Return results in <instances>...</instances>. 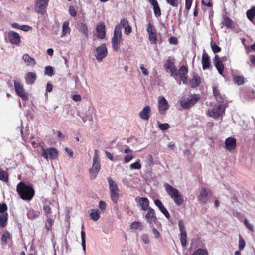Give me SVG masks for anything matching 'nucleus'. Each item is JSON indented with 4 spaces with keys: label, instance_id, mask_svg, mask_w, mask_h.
<instances>
[{
    "label": "nucleus",
    "instance_id": "nucleus-1",
    "mask_svg": "<svg viewBox=\"0 0 255 255\" xmlns=\"http://www.w3.org/2000/svg\"><path fill=\"white\" fill-rule=\"evenodd\" d=\"M17 192L23 200H31L34 195V190L30 184L21 181L17 185Z\"/></svg>",
    "mask_w": 255,
    "mask_h": 255
},
{
    "label": "nucleus",
    "instance_id": "nucleus-2",
    "mask_svg": "<svg viewBox=\"0 0 255 255\" xmlns=\"http://www.w3.org/2000/svg\"><path fill=\"white\" fill-rule=\"evenodd\" d=\"M163 186L168 195L177 206H181L183 203L184 201L183 195L177 189L167 183H165Z\"/></svg>",
    "mask_w": 255,
    "mask_h": 255
},
{
    "label": "nucleus",
    "instance_id": "nucleus-3",
    "mask_svg": "<svg viewBox=\"0 0 255 255\" xmlns=\"http://www.w3.org/2000/svg\"><path fill=\"white\" fill-rule=\"evenodd\" d=\"M101 168L100 160L97 149L94 150V155L93 158V164L92 167L89 169L90 178L94 179L100 171Z\"/></svg>",
    "mask_w": 255,
    "mask_h": 255
},
{
    "label": "nucleus",
    "instance_id": "nucleus-4",
    "mask_svg": "<svg viewBox=\"0 0 255 255\" xmlns=\"http://www.w3.org/2000/svg\"><path fill=\"white\" fill-rule=\"evenodd\" d=\"M107 180L109 186L111 199L113 203L117 204L119 198L120 191L118 185L111 177H108Z\"/></svg>",
    "mask_w": 255,
    "mask_h": 255
},
{
    "label": "nucleus",
    "instance_id": "nucleus-5",
    "mask_svg": "<svg viewBox=\"0 0 255 255\" xmlns=\"http://www.w3.org/2000/svg\"><path fill=\"white\" fill-rule=\"evenodd\" d=\"M122 42V33L120 28L119 26H115L113 36L111 39L112 47L115 51L117 52L119 50Z\"/></svg>",
    "mask_w": 255,
    "mask_h": 255
},
{
    "label": "nucleus",
    "instance_id": "nucleus-6",
    "mask_svg": "<svg viewBox=\"0 0 255 255\" xmlns=\"http://www.w3.org/2000/svg\"><path fill=\"white\" fill-rule=\"evenodd\" d=\"M228 107V105L225 103L222 104H216L212 109L208 111L209 116L215 119H218L220 116L225 113V109Z\"/></svg>",
    "mask_w": 255,
    "mask_h": 255
},
{
    "label": "nucleus",
    "instance_id": "nucleus-7",
    "mask_svg": "<svg viewBox=\"0 0 255 255\" xmlns=\"http://www.w3.org/2000/svg\"><path fill=\"white\" fill-rule=\"evenodd\" d=\"M14 87L16 94L24 101L28 99V94L24 89L23 85L19 80L14 81Z\"/></svg>",
    "mask_w": 255,
    "mask_h": 255
},
{
    "label": "nucleus",
    "instance_id": "nucleus-8",
    "mask_svg": "<svg viewBox=\"0 0 255 255\" xmlns=\"http://www.w3.org/2000/svg\"><path fill=\"white\" fill-rule=\"evenodd\" d=\"M200 99L198 95H194L182 99L180 102L181 106L184 109H188L195 105Z\"/></svg>",
    "mask_w": 255,
    "mask_h": 255
},
{
    "label": "nucleus",
    "instance_id": "nucleus-9",
    "mask_svg": "<svg viewBox=\"0 0 255 255\" xmlns=\"http://www.w3.org/2000/svg\"><path fill=\"white\" fill-rule=\"evenodd\" d=\"M158 106L160 114L163 115H165L169 108L168 102L163 96H160L158 98Z\"/></svg>",
    "mask_w": 255,
    "mask_h": 255
},
{
    "label": "nucleus",
    "instance_id": "nucleus-10",
    "mask_svg": "<svg viewBox=\"0 0 255 255\" xmlns=\"http://www.w3.org/2000/svg\"><path fill=\"white\" fill-rule=\"evenodd\" d=\"M58 155V152L55 148L50 147L42 149V156L46 159L54 160L57 158Z\"/></svg>",
    "mask_w": 255,
    "mask_h": 255
},
{
    "label": "nucleus",
    "instance_id": "nucleus-11",
    "mask_svg": "<svg viewBox=\"0 0 255 255\" xmlns=\"http://www.w3.org/2000/svg\"><path fill=\"white\" fill-rule=\"evenodd\" d=\"M107 48L105 44H103L96 48L95 57L99 62L102 61L107 56Z\"/></svg>",
    "mask_w": 255,
    "mask_h": 255
},
{
    "label": "nucleus",
    "instance_id": "nucleus-12",
    "mask_svg": "<svg viewBox=\"0 0 255 255\" xmlns=\"http://www.w3.org/2000/svg\"><path fill=\"white\" fill-rule=\"evenodd\" d=\"M211 196L212 193L210 190L205 188H202L198 197V199L200 203L205 204L209 200Z\"/></svg>",
    "mask_w": 255,
    "mask_h": 255
},
{
    "label": "nucleus",
    "instance_id": "nucleus-13",
    "mask_svg": "<svg viewBox=\"0 0 255 255\" xmlns=\"http://www.w3.org/2000/svg\"><path fill=\"white\" fill-rule=\"evenodd\" d=\"M49 0H36L35 4V10L36 12L44 14L48 6Z\"/></svg>",
    "mask_w": 255,
    "mask_h": 255
},
{
    "label": "nucleus",
    "instance_id": "nucleus-14",
    "mask_svg": "<svg viewBox=\"0 0 255 255\" xmlns=\"http://www.w3.org/2000/svg\"><path fill=\"white\" fill-rule=\"evenodd\" d=\"M178 227L180 230L181 243L184 247L187 245V233L184 222L182 220L178 221Z\"/></svg>",
    "mask_w": 255,
    "mask_h": 255
},
{
    "label": "nucleus",
    "instance_id": "nucleus-15",
    "mask_svg": "<svg viewBox=\"0 0 255 255\" xmlns=\"http://www.w3.org/2000/svg\"><path fill=\"white\" fill-rule=\"evenodd\" d=\"M8 37L9 40V42L12 44L16 45H18L19 44L20 42V37L19 34L13 31H10L8 33Z\"/></svg>",
    "mask_w": 255,
    "mask_h": 255
},
{
    "label": "nucleus",
    "instance_id": "nucleus-16",
    "mask_svg": "<svg viewBox=\"0 0 255 255\" xmlns=\"http://www.w3.org/2000/svg\"><path fill=\"white\" fill-rule=\"evenodd\" d=\"M147 211L145 218L147 222L151 225L155 224L157 220L155 211L151 208H149Z\"/></svg>",
    "mask_w": 255,
    "mask_h": 255
},
{
    "label": "nucleus",
    "instance_id": "nucleus-17",
    "mask_svg": "<svg viewBox=\"0 0 255 255\" xmlns=\"http://www.w3.org/2000/svg\"><path fill=\"white\" fill-rule=\"evenodd\" d=\"M136 201L141 206L142 210L146 211L150 208V207H149V201L148 198L138 197L136 199Z\"/></svg>",
    "mask_w": 255,
    "mask_h": 255
},
{
    "label": "nucleus",
    "instance_id": "nucleus-18",
    "mask_svg": "<svg viewBox=\"0 0 255 255\" xmlns=\"http://www.w3.org/2000/svg\"><path fill=\"white\" fill-rule=\"evenodd\" d=\"M225 145L227 150L232 151L236 147V139L233 137H229L225 140Z\"/></svg>",
    "mask_w": 255,
    "mask_h": 255
},
{
    "label": "nucleus",
    "instance_id": "nucleus-19",
    "mask_svg": "<svg viewBox=\"0 0 255 255\" xmlns=\"http://www.w3.org/2000/svg\"><path fill=\"white\" fill-rule=\"evenodd\" d=\"M150 112V107L149 106H146L145 107H144V108L139 112V117L141 119L147 121L149 119V114Z\"/></svg>",
    "mask_w": 255,
    "mask_h": 255
},
{
    "label": "nucleus",
    "instance_id": "nucleus-20",
    "mask_svg": "<svg viewBox=\"0 0 255 255\" xmlns=\"http://www.w3.org/2000/svg\"><path fill=\"white\" fill-rule=\"evenodd\" d=\"M97 36L99 38L103 39L106 35L105 25L104 23H101L98 24L96 27Z\"/></svg>",
    "mask_w": 255,
    "mask_h": 255
},
{
    "label": "nucleus",
    "instance_id": "nucleus-21",
    "mask_svg": "<svg viewBox=\"0 0 255 255\" xmlns=\"http://www.w3.org/2000/svg\"><path fill=\"white\" fill-rule=\"evenodd\" d=\"M214 63L220 74L222 75L224 71V65L220 60L218 55H215L214 59Z\"/></svg>",
    "mask_w": 255,
    "mask_h": 255
},
{
    "label": "nucleus",
    "instance_id": "nucleus-22",
    "mask_svg": "<svg viewBox=\"0 0 255 255\" xmlns=\"http://www.w3.org/2000/svg\"><path fill=\"white\" fill-rule=\"evenodd\" d=\"M155 204L159 208L160 211L167 218L170 217V214L167 210L164 207L161 201L159 199H156L154 201Z\"/></svg>",
    "mask_w": 255,
    "mask_h": 255
},
{
    "label": "nucleus",
    "instance_id": "nucleus-23",
    "mask_svg": "<svg viewBox=\"0 0 255 255\" xmlns=\"http://www.w3.org/2000/svg\"><path fill=\"white\" fill-rule=\"evenodd\" d=\"M36 77L37 76L35 73L31 72H28L25 76L26 83L29 85L33 84L35 82Z\"/></svg>",
    "mask_w": 255,
    "mask_h": 255
},
{
    "label": "nucleus",
    "instance_id": "nucleus-24",
    "mask_svg": "<svg viewBox=\"0 0 255 255\" xmlns=\"http://www.w3.org/2000/svg\"><path fill=\"white\" fill-rule=\"evenodd\" d=\"M22 60L28 66L33 67L36 64L35 59L31 57L28 54H25L23 55Z\"/></svg>",
    "mask_w": 255,
    "mask_h": 255
},
{
    "label": "nucleus",
    "instance_id": "nucleus-25",
    "mask_svg": "<svg viewBox=\"0 0 255 255\" xmlns=\"http://www.w3.org/2000/svg\"><path fill=\"white\" fill-rule=\"evenodd\" d=\"M69 21H65L63 23L61 37H65L70 33L71 29L69 27Z\"/></svg>",
    "mask_w": 255,
    "mask_h": 255
},
{
    "label": "nucleus",
    "instance_id": "nucleus-26",
    "mask_svg": "<svg viewBox=\"0 0 255 255\" xmlns=\"http://www.w3.org/2000/svg\"><path fill=\"white\" fill-rule=\"evenodd\" d=\"M204 52L203 53L202 57V63L203 69H206L209 67L210 65L209 57L207 53L205 52V50H204Z\"/></svg>",
    "mask_w": 255,
    "mask_h": 255
},
{
    "label": "nucleus",
    "instance_id": "nucleus-27",
    "mask_svg": "<svg viewBox=\"0 0 255 255\" xmlns=\"http://www.w3.org/2000/svg\"><path fill=\"white\" fill-rule=\"evenodd\" d=\"M222 24L227 28L231 29H234L235 27L233 21L227 16L224 17V21L222 22Z\"/></svg>",
    "mask_w": 255,
    "mask_h": 255
},
{
    "label": "nucleus",
    "instance_id": "nucleus-28",
    "mask_svg": "<svg viewBox=\"0 0 255 255\" xmlns=\"http://www.w3.org/2000/svg\"><path fill=\"white\" fill-rule=\"evenodd\" d=\"M246 15L248 18L255 24V21H253L254 18H255V6H253L251 9L248 10Z\"/></svg>",
    "mask_w": 255,
    "mask_h": 255
},
{
    "label": "nucleus",
    "instance_id": "nucleus-29",
    "mask_svg": "<svg viewBox=\"0 0 255 255\" xmlns=\"http://www.w3.org/2000/svg\"><path fill=\"white\" fill-rule=\"evenodd\" d=\"M201 83V79L197 76H194L192 79L189 81V84L191 87H196L199 85Z\"/></svg>",
    "mask_w": 255,
    "mask_h": 255
},
{
    "label": "nucleus",
    "instance_id": "nucleus-30",
    "mask_svg": "<svg viewBox=\"0 0 255 255\" xmlns=\"http://www.w3.org/2000/svg\"><path fill=\"white\" fill-rule=\"evenodd\" d=\"M79 31L86 37H88V30L86 24L81 22L79 24Z\"/></svg>",
    "mask_w": 255,
    "mask_h": 255
},
{
    "label": "nucleus",
    "instance_id": "nucleus-31",
    "mask_svg": "<svg viewBox=\"0 0 255 255\" xmlns=\"http://www.w3.org/2000/svg\"><path fill=\"white\" fill-rule=\"evenodd\" d=\"M8 219V214H0V226L4 227L6 225V222Z\"/></svg>",
    "mask_w": 255,
    "mask_h": 255
},
{
    "label": "nucleus",
    "instance_id": "nucleus-32",
    "mask_svg": "<svg viewBox=\"0 0 255 255\" xmlns=\"http://www.w3.org/2000/svg\"><path fill=\"white\" fill-rule=\"evenodd\" d=\"M39 215V213L34 210L30 209L27 213V217L29 219L34 220L36 219Z\"/></svg>",
    "mask_w": 255,
    "mask_h": 255
},
{
    "label": "nucleus",
    "instance_id": "nucleus-33",
    "mask_svg": "<svg viewBox=\"0 0 255 255\" xmlns=\"http://www.w3.org/2000/svg\"><path fill=\"white\" fill-rule=\"evenodd\" d=\"M91 219L94 221H97L100 218V212L99 210H91L90 214Z\"/></svg>",
    "mask_w": 255,
    "mask_h": 255
},
{
    "label": "nucleus",
    "instance_id": "nucleus-34",
    "mask_svg": "<svg viewBox=\"0 0 255 255\" xmlns=\"http://www.w3.org/2000/svg\"><path fill=\"white\" fill-rule=\"evenodd\" d=\"M193 0H185V9L184 11L185 18H187V15L189 10L192 5Z\"/></svg>",
    "mask_w": 255,
    "mask_h": 255
},
{
    "label": "nucleus",
    "instance_id": "nucleus-35",
    "mask_svg": "<svg viewBox=\"0 0 255 255\" xmlns=\"http://www.w3.org/2000/svg\"><path fill=\"white\" fill-rule=\"evenodd\" d=\"M54 223V220L47 216L46 217V221L45 222V228L47 230H50Z\"/></svg>",
    "mask_w": 255,
    "mask_h": 255
},
{
    "label": "nucleus",
    "instance_id": "nucleus-36",
    "mask_svg": "<svg viewBox=\"0 0 255 255\" xmlns=\"http://www.w3.org/2000/svg\"><path fill=\"white\" fill-rule=\"evenodd\" d=\"M81 240H82V246L83 250L84 253H86V233L84 231H82L81 232Z\"/></svg>",
    "mask_w": 255,
    "mask_h": 255
},
{
    "label": "nucleus",
    "instance_id": "nucleus-37",
    "mask_svg": "<svg viewBox=\"0 0 255 255\" xmlns=\"http://www.w3.org/2000/svg\"><path fill=\"white\" fill-rule=\"evenodd\" d=\"M0 180L4 182H7L8 180V176L7 173L2 169H0Z\"/></svg>",
    "mask_w": 255,
    "mask_h": 255
},
{
    "label": "nucleus",
    "instance_id": "nucleus-38",
    "mask_svg": "<svg viewBox=\"0 0 255 255\" xmlns=\"http://www.w3.org/2000/svg\"><path fill=\"white\" fill-rule=\"evenodd\" d=\"M234 82L238 85H242L244 83V77L243 76H235L233 77Z\"/></svg>",
    "mask_w": 255,
    "mask_h": 255
},
{
    "label": "nucleus",
    "instance_id": "nucleus-39",
    "mask_svg": "<svg viewBox=\"0 0 255 255\" xmlns=\"http://www.w3.org/2000/svg\"><path fill=\"white\" fill-rule=\"evenodd\" d=\"M153 7L154 13L157 17L160 16L161 14L160 8L158 5V2L151 4Z\"/></svg>",
    "mask_w": 255,
    "mask_h": 255
},
{
    "label": "nucleus",
    "instance_id": "nucleus-40",
    "mask_svg": "<svg viewBox=\"0 0 255 255\" xmlns=\"http://www.w3.org/2000/svg\"><path fill=\"white\" fill-rule=\"evenodd\" d=\"M149 35V40L151 44H155L157 39V31L151 33Z\"/></svg>",
    "mask_w": 255,
    "mask_h": 255
},
{
    "label": "nucleus",
    "instance_id": "nucleus-41",
    "mask_svg": "<svg viewBox=\"0 0 255 255\" xmlns=\"http://www.w3.org/2000/svg\"><path fill=\"white\" fill-rule=\"evenodd\" d=\"M129 167L131 170L140 169L141 168V164L140 163V159H137L135 162L130 164Z\"/></svg>",
    "mask_w": 255,
    "mask_h": 255
},
{
    "label": "nucleus",
    "instance_id": "nucleus-42",
    "mask_svg": "<svg viewBox=\"0 0 255 255\" xmlns=\"http://www.w3.org/2000/svg\"><path fill=\"white\" fill-rule=\"evenodd\" d=\"M217 103L218 104H222L224 103H225L226 105H228L227 102L225 98V96L222 95V94H220L218 96L215 98Z\"/></svg>",
    "mask_w": 255,
    "mask_h": 255
},
{
    "label": "nucleus",
    "instance_id": "nucleus-43",
    "mask_svg": "<svg viewBox=\"0 0 255 255\" xmlns=\"http://www.w3.org/2000/svg\"><path fill=\"white\" fill-rule=\"evenodd\" d=\"M145 162L146 163V167H150L153 164V158L151 155L149 154L147 156Z\"/></svg>",
    "mask_w": 255,
    "mask_h": 255
},
{
    "label": "nucleus",
    "instance_id": "nucleus-44",
    "mask_svg": "<svg viewBox=\"0 0 255 255\" xmlns=\"http://www.w3.org/2000/svg\"><path fill=\"white\" fill-rule=\"evenodd\" d=\"M129 25V22L127 19H123L121 20L119 24H117L116 26H119L120 28L121 32H122V28H123Z\"/></svg>",
    "mask_w": 255,
    "mask_h": 255
},
{
    "label": "nucleus",
    "instance_id": "nucleus-45",
    "mask_svg": "<svg viewBox=\"0 0 255 255\" xmlns=\"http://www.w3.org/2000/svg\"><path fill=\"white\" fill-rule=\"evenodd\" d=\"M10 237V233L8 232H5L2 235L1 239L3 244H6L7 240Z\"/></svg>",
    "mask_w": 255,
    "mask_h": 255
},
{
    "label": "nucleus",
    "instance_id": "nucleus-46",
    "mask_svg": "<svg viewBox=\"0 0 255 255\" xmlns=\"http://www.w3.org/2000/svg\"><path fill=\"white\" fill-rule=\"evenodd\" d=\"M158 127L161 130H167L170 126L168 123L162 124L159 121L157 122Z\"/></svg>",
    "mask_w": 255,
    "mask_h": 255
},
{
    "label": "nucleus",
    "instance_id": "nucleus-47",
    "mask_svg": "<svg viewBox=\"0 0 255 255\" xmlns=\"http://www.w3.org/2000/svg\"><path fill=\"white\" fill-rule=\"evenodd\" d=\"M192 255H208V252L204 249H198Z\"/></svg>",
    "mask_w": 255,
    "mask_h": 255
},
{
    "label": "nucleus",
    "instance_id": "nucleus-48",
    "mask_svg": "<svg viewBox=\"0 0 255 255\" xmlns=\"http://www.w3.org/2000/svg\"><path fill=\"white\" fill-rule=\"evenodd\" d=\"M245 241L241 235H239V249L241 251L243 250L245 247Z\"/></svg>",
    "mask_w": 255,
    "mask_h": 255
},
{
    "label": "nucleus",
    "instance_id": "nucleus-49",
    "mask_svg": "<svg viewBox=\"0 0 255 255\" xmlns=\"http://www.w3.org/2000/svg\"><path fill=\"white\" fill-rule=\"evenodd\" d=\"M211 46L214 53H218L221 51V48L213 41L211 42Z\"/></svg>",
    "mask_w": 255,
    "mask_h": 255
},
{
    "label": "nucleus",
    "instance_id": "nucleus-50",
    "mask_svg": "<svg viewBox=\"0 0 255 255\" xmlns=\"http://www.w3.org/2000/svg\"><path fill=\"white\" fill-rule=\"evenodd\" d=\"M171 73V75L174 77L175 79H177L178 76V70L177 68L174 66L172 68L170 69Z\"/></svg>",
    "mask_w": 255,
    "mask_h": 255
},
{
    "label": "nucleus",
    "instance_id": "nucleus-51",
    "mask_svg": "<svg viewBox=\"0 0 255 255\" xmlns=\"http://www.w3.org/2000/svg\"><path fill=\"white\" fill-rule=\"evenodd\" d=\"M45 74L49 76H52L53 75V69L50 66H48L45 67Z\"/></svg>",
    "mask_w": 255,
    "mask_h": 255
},
{
    "label": "nucleus",
    "instance_id": "nucleus-52",
    "mask_svg": "<svg viewBox=\"0 0 255 255\" xmlns=\"http://www.w3.org/2000/svg\"><path fill=\"white\" fill-rule=\"evenodd\" d=\"M188 73L187 68L185 66H182L179 71H178V75L179 76L181 75H186Z\"/></svg>",
    "mask_w": 255,
    "mask_h": 255
},
{
    "label": "nucleus",
    "instance_id": "nucleus-53",
    "mask_svg": "<svg viewBox=\"0 0 255 255\" xmlns=\"http://www.w3.org/2000/svg\"><path fill=\"white\" fill-rule=\"evenodd\" d=\"M147 31L149 34L151 33H154L155 32H156L157 30L154 27V26L150 23H148V24L147 26Z\"/></svg>",
    "mask_w": 255,
    "mask_h": 255
},
{
    "label": "nucleus",
    "instance_id": "nucleus-54",
    "mask_svg": "<svg viewBox=\"0 0 255 255\" xmlns=\"http://www.w3.org/2000/svg\"><path fill=\"white\" fill-rule=\"evenodd\" d=\"M142 226V224L140 222H133L131 225L130 227L132 229H137L139 228H141Z\"/></svg>",
    "mask_w": 255,
    "mask_h": 255
},
{
    "label": "nucleus",
    "instance_id": "nucleus-55",
    "mask_svg": "<svg viewBox=\"0 0 255 255\" xmlns=\"http://www.w3.org/2000/svg\"><path fill=\"white\" fill-rule=\"evenodd\" d=\"M7 210V206L5 203L0 204V214H5Z\"/></svg>",
    "mask_w": 255,
    "mask_h": 255
},
{
    "label": "nucleus",
    "instance_id": "nucleus-56",
    "mask_svg": "<svg viewBox=\"0 0 255 255\" xmlns=\"http://www.w3.org/2000/svg\"><path fill=\"white\" fill-rule=\"evenodd\" d=\"M244 224L246 227L251 231H254V227L252 224L250 223L247 219L244 220Z\"/></svg>",
    "mask_w": 255,
    "mask_h": 255
},
{
    "label": "nucleus",
    "instance_id": "nucleus-57",
    "mask_svg": "<svg viewBox=\"0 0 255 255\" xmlns=\"http://www.w3.org/2000/svg\"><path fill=\"white\" fill-rule=\"evenodd\" d=\"M167 3L173 7H177L179 4L178 0H166Z\"/></svg>",
    "mask_w": 255,
    "mask_h": 255
},
{
    "label": "nucleus",
    "instance_id": "nucleus-58",
    "mask_svg": "<svg viewBox=\"0 0 255 255\" xmlns=\"http://www.w3.org/2000/svg\"><path fill=\"white\" fill-rule=\"evenodd\" d=\"M43 210L46 217L48 216V214H51L52 212L51 208L47 205H45L43 206Z\"/></svg>",
    "mask_w": 255,
    "mask_h": 255
},
{
    "label": "nucleus",
    "instance_id": "nucleus-59",
    "mask_svg": "<svg viewBox=\"0 0 255 255\" xmlns=\"http://www.w3.org/2000/svg\"><path fill=\"white\" fill-rule=\"evenodd\" d=\"M141 239L142 241L146 244H147L150 242L149 236L147 234H144L142 235L141 237Z\"/></svg>",
    "mask_w": 255,
    "mask_h": 255
},
{
    "label": "nucleus",
    "instance_id": "nucleus-60",
    "mask_svg": "<svg viewBox=\"0 0 255 255\" xmlns=\"http://www.w3.org/2000/svg\"><path fill=\"white\" fill-rule=\"evenodd\" d=\"M133 158L132 154L127 155L124 158V162L126 163L130 162Z\"/></svg>",
    "mask_w": 255,
    "mask_h": 255
},
{
    "label": "nucleus",
    "instance_id": "nucleus-61",
    "mask_svg": "<svg viewBox=\"0 0 255 255\" xmlns=\"http://www.w3.org/2000/svg\"><path fill=\"white\" fill-rule=\"evenodd\" d=\"M174 66V63L172 62V61L171 60L168 59L167 60L166 64H165V67L167 69H170Z\"/></svg>",
    "mask_w": 255,
    "mask_h": 255
},
{
    "label": "nucleus",
    "instance_id": "nucleus-62",
    "mask_svg": "<svg viewBox=\"0 0 255 255\" xmlns=\"http://www.w3.org/2000/svg\"><path fill=\"white\" fill-rule=\"evenodd\" d=\"M124 33L127 35H129L132 31V28L130 25H128L127 27L124 28Z\"/></svg>",
    "mask_w": 255,
    "mask_h": 255
},
{
    "label": "nucleus",
    "instance_id": "nucleus-63",
    "mask_svg": "<svg viewBox=\"0 0 255 255\" xmlns=\"http://www.w3.org/2000/svg\"><path fill=\"white\" fill-rule=\"evenodd\" d=\"M69 13H70V14L72 17H75L76 16L77 12H76L75 9L73 6H70L69 7Z\"/></svg>",
    "mask_w": 255,
    "mask_h": 255
},
{
    "label": "nucleus",
    "instance_id": "nucleus-64",
    "mask_svg": "<svg viewBox=\"0 0 255 255\" xmlns=\"http://www.w3.org/2000/svg\"><path fill=\"white\" fill-rule=\"evenodd\" d=\"M140 68L141 70L142 73L144 75L147 76V75H148L149 74V72L148 71V70L146 68H145L144 67L143 64H141L140 65Z\"/></svg>",
    "mask_w": 255,
    "mask_h": 255
}]
</instances>
